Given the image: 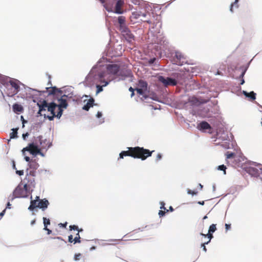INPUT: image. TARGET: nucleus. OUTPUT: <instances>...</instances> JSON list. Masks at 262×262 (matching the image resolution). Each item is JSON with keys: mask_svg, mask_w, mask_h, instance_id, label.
<instances>
[{"mask_svg": "<svg viewBox=\"0 0 262 262\" xmlns=\"http://www.w3.org/2000/svg\"><path fill=\"white\" fill-rule=\"evenodd\" d=\"M44 229L48 231V234H51V233L52 232V231L51 230L49 229L47 227H45Z\"/></svg>", "mask_w": 262, "mask_h": 262, "instance_id": "nucleus-56", "label": "nucleus"}, {"mask_svg": "<svg viewBox=\"0 0 262 262\" xmlns=\"http://www.w3.org/2000/svg\"><path fill=\"white\" fill-rule=\"evenodd\" d=\"M57 104H55L54 102L50 103L47 110L48 112H50L51 113H55V111L57 109Z\"/></svg>", "mask_w": 262, "mask_h": 262, "instance_id": "nucleus-23", "label": "nucleus"}, {"mask_svg": "<svg viewBox=\"0 0 262 262\" xmlns=\"http://www.w3.org/2000/svg\"><path fill=\"white\" fill-rule=\"evenodd\" d=\"M29 169L36 170L39 167L38 163L35 160H31L29 163Z\"/></svg>", "mask_w": 262, "mask_h": 262, "instance_id": "nucleus-24", "label": "nucleus"}, {"mask_svg": "<svg viewBox=\"0 0 262 262\" xmlns=\"http://www.w3.org/2000/svg\"><path fill=\"white\" fill-rule=\"evenodd\" d=\"M6 209H4L2 212L0 213V216H3L5 213Z\"/></svg>", "mask_w": 262, "mask_h": 262, "instance_id": "nucleus-59", "label": "nucleus"}, {"mask_svg": "<svg viewBox=\"0 0 262 262\" xmlns=\"http://www.w3.org/2000/svg\"><path fill=\"white\" fill-rule=\"evenodd\" d=\"M48 78H49V81H48V85L50 86L48 88H50V87H52L51 86H52V82H51V76L50 75H48Z\"/></svg>", "mask_w": 262, "mask_h": 262, "instance_id": "nucleus-44", "label": "nucleus"}, {"mask_svg": "<svg viewBox=\"0 0 262 262\" xmlns=\"http://www.w3.org/2000/svg\"><path fill=\"white\" fill-rule=\"evenodd\" d=\"M37 138H38V140L40 142V146H41L42 148H45V146L42 145V136H39L37 137Z\"/></svg>", "mask_w": 262, "mask_h": 262, "instance_id": "nucleus-46", "label": "nucleus"}, {"mask_svg": "<svg viewBox=\"0 0 262 262\" xmlns=\"http://www.w3.org/2000/svg\"><path fill=\"white\" fill-rule=\"evenodd\" d=\"M29 188L25 187V185L20 183L13 192V194L9 196V200L12 201L15 198H25L28 195Z\"/></svg>", "mask_w": 262, "mask_h": 262, "instance_id": "nucleus-5", "label": "nucleus"}, {"mask_svg": "<svg viewBox=\"0 0 262 262\" xmlns=\"http://www.w3.org/2000/svg\"><path fill=\"white\" fill-rule=\"evenodd\" d=\"M12 130L13 132L12 133H11L10 134V139H13V138H16L17 137V134L18 129L17 128H13Z\"/></svg>", "mask_w": 262, "mask_h": 262, "instance_id": "nucleus-30", "label": "nucleus"}, {"mask_svg": "<svg viewBox=\"0 0 262 262\" xmlns=\"http://www.w3.org/2000/svg\"><path fill=\"white\" fill-rule=\"evenodd\" d=\"M36 171L35 170L27 169L26 171V174L33 177L34 178L36 176Z\"/></svg>", "mask_w": 262, "mask_h": 262, "instance_id": "nucleus-29", "label": "nucleus"}, {"mask_svg": "<svg viewBox=\"0 0 262 262\" xmlns=\"http://www.w3.org/2000/svg\"><path fill=\"white\" fill-rule=\"evenodd\" d=\"M81 254L80 253H78V254H75V256H74L75 260H79L81 257Z\"/></svg>", "mask_w": 262, "mask_h": 262, "instance_id": "nucleus-41", "label": "nucleus"}, {"mask_svg": "<svg viewBox=\"0 0 262 262\" xmlns=\"http://www.w3.org/2000/svg\"><path fill=\"white\" fill-rule=\"evenodd\" d=\"M22 83L19 80L12 79H9L7 77H0V89L3 95L8 97H13L17 93H23L24 87ZM17 97H20L19 94Z\"/></svg>", "mask_w": 262, "mask_h": 262, "instance_id": "nucleus-1", "label": "nucleus"}, {"mask_svg": "<svg viewBox=\"0 0 262 262\" xmlns=\"http://www.w3.org/2000/svg\"><path fill=\"white\" fill-rule=\"evenodd\" d=\"M28 136H29V134L28 133H26V134H23V138L24 140H26V137H28Z\"/></svg>", "mask_w": 262, "mask_h": 262, "instance_id": "nucleus-54", "label": "nucleus"}, {"mask_svg": "<svg viewBox=\"0 0 262 262\" xmlns=\"http://www.w3.org/2000/svg\"><path fill=\"white\" fill-rule=\"evenodd\" d=\"M98 76H99V77L100 78H103V77H104L103 73H99V74H98Z\"/></svg>", "mask_w": 262, "mask_h": 262, "instance_id": "nucleus-60", "label": "nucleus"}, {"mask_svg": "<svg viewBox=\"0 0 262 262\" xmlns=\"http://www.w3.org/2000/svg\"><path fill=\"white\" fill-rule=\"evenodd\" d=\"M49 205V201L46 199H43L38 202V208L41 209L42 211H45Z\"/></svg>", "mask_w": 262, "mask_h": 262, "instance_id": "nucleus-20", "label": "nucleus"}, {"mask_svg": "<svg viewBox=\"0 0 262 262\" xmlns=\"http://www.w3.org/2000/svg\"><path fill=\"white\" fill-rule=\"evenodd\" d=\"M158 79L160 82L166 86L169 85L174 86L177 84V82L175 79L169 77L165 78L163 76H160L158 77Z\"/></svg>", "mask_w": 262, "mask_h": 262, "instance_id": "nucleus-10", "label": "nucleus"}, {"mask_svg": "<svg viewBox=\"0 0 262 262\" xmlns=\"http://www.w3.org/2000/svg\"><path fill=\"white\" fill-rule=\"evenodd\" d=\"M24 87L23 93L19 94L21 98H36L40 96L42 94L46 93V91H40L33 89L28 87H26L24 84H22Z\"/></svg>", "mask_w": 262, "mask_h": 262, "instance_id": "nucleus-4", "label": "nucleus"}, {"mask_svg": "<svg viewBox=\"0 0 262 262\" xmlns=\"http://www.w3.org/2000/svg\"><path fill=\"white\" fill-rule=\"evenodd\" d=\"M144 22H146L147 23L150 24H151V21L150 19H145L143 20Z\"/></svg>", "mask_w": 262, "mask_h": 262, "instance_id": "nucleus-57", "label": "nucleus"}, {"mask_svg": "<svg viewBox=\"0 0 262 262\" xmlns=\"http://www.w3.org/2000/svg\"><path fill=\"white\" fill-rule=\"evenodd\" d=\"M247 172L250 175L257 177L260 173L262 174V165L258 164L256 167H249L247 169Z\"/></svg>", "mask_w": 262, "mask_h": 262, "instance_id": "nucleus-9", "label": "nucleus"}, {"mask_svg": "<svg viewBox=\"0 0 262 262\" xmlns=\"http://www.w3.org/2000/svg\"><path fill=\"white\" fill-rule=\"evenodd\" d=\"M43 224L45 227H47L48 225L50 224V221L49 219H47L46 217H43Z\"/></svg>", "mask_w": 262, "mask_h": 262, "instance_id": "nucleus-33", "label": "nucleus"}, {"mask_svg": "<svg viewBox=\"0 0 262 262\" xmlns=\"http://www.w3.org/2000/svg\"><path fill=\"white\" fill-rule=\"evenodd\" d=\"M49 104L50 103L47 102L45 99H43L42 101H40L39 102H38L37 105L39 107V111L38 114H40V115H44L45 116L46 114H42L41 112L47 110V108Z\"/></svg>", "mask_w": 262, "mask_h": 262, "instance_id": "nucleus-16", "label": "nucleus"}, {"mask_svg": "<svg viewBox=\"0 0 262 262\" xmlns=\"http://www.w3.org/2000/svg\"><path fill=\"white\" fill-rule=\"evenodd\" d=\"M227 159L233 158L235 156V154L232 152L228 151L226 154Z\"/></svg>", "mask_w": 262, "mask_h": 262, "instance_id": "nucleus-32", "label": "nucleus"}, {"mask_svg": "<svg viewBox=\"0 0 262 262\" xmlns=\"http://www.w3.org/2000/svg\"><path fill=\"white\" fill-rule=\"evenodd\" d=\"M67 222H66L64 224H62V223H60L58 224V226L60 227H62V228H66L67 226Z\"/></svg>", "mask_w": 262, "mask_h": 262, "instance_id": "nucleus-50", "label": "nucleus"}, {"mask_svg": "<svg viewBox=\"0 0 262 262\" xmlns=\"http://www.w3.org/2000/svg\"><path fill=\"white\" fill-rule=\"evenodd\" d=\"M197 128L201 131L205 132L206 130H208V132L210 134L212 133V128L210 125L206 121H202L197 126Z\"/></svg>", "mask_w": 262, "mask_h": 262, "instance_id": "nucleus-13", "label": "nucleus"}, {"mask_svg": "<svg viewBox=\"0 0 262 262\" xmlns=\"http://www.w3.org/2000/svg\"><path fill=\"white\" fill-rule=\"evenodd\" d=\"M13 168L14 169H16V166H15V162L14 161L13 162Z\"/></svg>", "mask_w": 262, "mask_h": 262, "instance_id": "nucleus-64", "label": "nucleus"}, {"mask_svg": "<svg viewBox=\"0 0 262 262\" xmlns=\"http://www.w3.org/2000/svg\"><path fill=\"white\" fill-rule=\"evenodd\" d=\"M53 239L55 241L53 242V245L56 248H62L67 243V242L60 237H54Z\"/></svg>", "mask_w": 262, "mask_h": 262, "instance_id": "nucleus-17", "label": "nucleus"}, {"mask_svg": "<svg viewBox=\"0 0 262 262\" xmlns=\"http://www.w3.org/2000/svg\"><path fill=\"white\" fill-rule=\"evenodd\" d=\"M156 60V58H151L149 60V63L151 64L152 63H154L155 61Z\"/></svg>", "mask_w": 262, "mask_h": 262, "instance_id": "nucleus-53", "label": "nucleus"}, {"mask_svg": "<svg viewBox=\"0 0 262 262\" xmlns=\"http://www.w3.org/2000/svg\"><path fill=\"white\" fill-rule=\"evenodd\" d=\"M245 73H246V70H243V71H242V73H241V74L240 75V78H242L241 82L240 83L241 84H243L244 83V82H245L244 80L243 79V77H244Z\"/></svg>", "mask_w": 262, "mask_h": 262, "instance_id": "nucleus-36", "label": "nucleus"}, {"mask_svg": "<svg viewBox=\"0 0 262 262\" xmlns=\"http://www.w3.org/2000/svg\"><path fill=\"white\" fill-rule=\"evenodd\" d=\"M95 99H89L88 103L83 107V109L85 111H88L91 107L93 106Z\"/></svg>", "mask_w": 262, "mask_h": 262, "instance_id": "nucleus-28", "label": "nucleus"}, {"mask_svg": "<svg viewBox=\"0 0 262 262\" xmlns=\"http://www.w3.org/2000/svg\"><path fill=\"white\" fill-rule=\"evenodd\" d=\"M25 160H26L27 162H30V161H30V158H29V157H27V156H26V157H25Z\"/></svg>", "mask_w": 262, "mask_h": 262, "instance_id": "nucleus-58", "label": "nucleus"}, {"mask_svg": "<svg viewBox=\"0 0 262 262\" xmlns=\"http://www.w3.org/2000/svg\"><path fill=\"white\" fill-rule=\"evenodd\" d=\"M160 204H161V206H160V209H163L164 210H165L166 211V212H168V209H167L165 207V203L163 202H161L160 203Z\"/></svg>", "mask_w": 262, "mask_h": 262, "instance_id": "nucleus-40", "label": "nucleus"}, {"mask_svg": "<svg viewBox=\"0 0 262 262\" xmlns=\"http://www.w3.org/2000/svg\"><path fill=\"white\" fill-rule=\"evenodd\" d=\"M16 173L19 176H23L24 173V170H16Z\"/></svg>", "mask_w": 262, "mask_h": 262, "instance_id": "nucleus-48", "label": "nucleus"}, {"mask_svg": "<svg viewBox=\"0 0 262 262\" xmlns=\"http://www.w3.org/2000/svg\"><path fill=\"white\" fill-rule=\"evenodd\" d=\"M61 100V102L59 104L57 105V113L56 117L59 119L62 115L63 108H66L68 106V103L66 101V99H58Z\"/></svg>", "mask_w": 262, "mask_h": 262, "instance_id": "nucleus-12", "label": "nucleus"}, {"mask_svg": "<svg viewBox=\"0 0 262 262\" xmlns=\"http://www.w3.org/2000/svg\"><path fill=\"white\" fill-rule=\"evenodd\" d=\"M172 61L174 64L182 66L187 63V60L185 56L180 52L176 51L175 55L172 58Z\"/></svg>", "mask_w": 262, "mask_h": 262, "instance_id": "nucleus-7", "label": "nucleus"}, {"mask_svg": "<svg viewBox=\"0 0 262 262\" xmlns=\"http://www.w3.org/2000/svg\"><path fill=\"white\" fill-rule=\"evenodd\" d=\"M13 111L17 114L23 112V107L21 105L15 104L13 105Z\"/></svg>", "mask_w": 262, "mask_h": 262, "instance_id": "nucleus-26", "label": "nucleus"}, {"mask_svg": "<svg viewBox=\"0 0 262 262\" xmlns=\"http://www.w3.org/2000/svg\"><path fill=\"white\" fill-rule=\"evenodd\" d=\"M34 200H37V202L41 200L39 198V196H36L35 199Z\"/></svg>", "mask_w": 262, "mask_h": 262, "instance_id": "nucleus-63", "label": "nucleus"}, {"mask_svg": "<svg viewBox=\"0 0 262 262\" xmlns=\"http://www.w3.org/2000/svg\"><path fill=\"white\" fill-rule=\"evenodd\" d=\"M120 67L117 64H109L107 66V70L109 73L116 75L119 71Z\"/></svg>", "mask_w": 262, "mask_h": 262, "instance_id": "nucleus-18", "label": "nucleus"}, {"mask_svg": "<svg viewBox=\"0 0 262 262\" xmlns=\"http://www.w3.org/2000/svg\"><path fill=\"white\" fill-rule=\"evenodd\" d=\"M166 212V211L165 210H160L159 212V213H158L160 217L163 216L165 215Z\"/></svg>", "mask_w": 262, "mask_h": 262, "instance_id": "nucleus-42", "label": "nucleus"}, {"mask_svg": "<svg viewBox=\"0 0 262 262\" xmlns=\"http://www.w3.org/2000/svg\"><path fill=\"white\" fill-rule=\"evenodd\" d=\"M11 206V204L10 203V202H8L7 204V207L6 208H10V206Z\"/></svg>", "mask_w": 262, "mask_h": 262, "instance_id": "nucleus-62", "label": "nucleus"}, {"mask_svg": "<svg viewBox=\"0 0 262 262\" xmlns=\"http://www.w3.org/2000/svg\"><path fill=\"white\" fill-rule=\"evenodd\" d=\"M171 99H161V100L159 101L160 102L163 103H167L168 104V102H169V100H171Z\"/></svg>", "mask_w": 262, "mask_h": 262, "instance_id": "nucleus-47", "label": "nucleus"}, {"mask_svg": "<svg viewBox=\"0 0 262 262\" xmlns=\"http://www.w3.org/2000/svg\"><path fill=\"white\" fill-rule=\"evenodd\" d=\"M162 156L161 154H158L156 158V161L157 162L160 161L162 159Z\"/></svg>", "mask_w": 262, "mask_h": 262, "instance_id": "nucleus-43", "label": "nucleus"}, {"mask_svg": "<svg viewBox=\"0 0 262 262\" xmlns=\"http://www.w3.org/2000/svg\"><path fill=\"white\" fill-rule=\"evenodd\" d=\"M125 39L129 42L134 40V36L127 27H122L119 30Z\"/></svg>", "mask_w": 262, "mask_h": 262, "instance_id": "nucleus-8", "label": "nucleus"}, {"mask_svg": "<svg viewBox=\"0 0 262 262\" xmlns=\"http://www.w3.org/2000/svg\"><path fill=\"white\" fill-rule=\"evenodd\" d=\"M135 90H136L137 93L140 95H143L146 92V91L142 89L139 88V87L136 88Z\"/></svg>", "mask_w": 262, "mask_h": 262, "instance_id": "nucleus-35", "label": "nucleus"}, {"mask_svg": "<svg viewBox=\"0 0 262 262\" xmlns=\"http://www.w3.org/2000/svg\"><path fill=\"white\" fill-rule=\"evenodd\" d=\"M150 14L149 13H142V12H140V13L138 14V17H140V16H142V17H145L147 14Z\"/></svg>", "mask_w": 262, "mask_h": 262, "instance_id": "nucleus-45", "label": "nucleus"}, {"mask_svg": "<svg viewBox=\"0 0 262 262\" xmlns=\"http://www.w3.org/2000/svg\"><path fill=\"white\" fill-rule=\"evenodd\" d=\"M217 169L224 171V173L226 174V167L224 165H220L217 167Z\"/></svg>", "mask_w": 262, "mask_h": 262, "instance_id": "nucleus-34", "label": "nucleus"}, {"mask_svg": "<svg viewBox=\"0 0 262 262\" xmlns=\"http://www.w3.org/2000/svg\"><path fill=\"white\" fill-rule=\"evenodd\" d=\"M68 241L70 243H72L73 242H74V238H73V235H70L68 237Z\"/></svg>", "mask_w": 262, "mask_h": 262, "instance_id": "nucleus-51", "label": "nucleus"}, {"mask_svg": "<svg viewBox=\"0 0 262 262\" xmlns=\"http://www.w3.org/2000/svg\"><path fill=\"white\" fill-rule=\"evenodd\" d=\"M225 228H226V231H228L229 230L231 229V225L225 224Z\"/></svg>", "mask_w": 262, "mask_h": 262, "instance_id": "nucleus-49", "label": "nucleus"}, {"mask_svg": "<svg viewBox=\"0 0 262 262\" xmlns=\"http://www.w3.org/2000/svg\"><path fill=\"white\" fill-rule=\"evenodd\" d=\"M256 97V93L252 91L249 93L248 98H255Z\"/></svg>", "mask_w": 262, "mask_h": 262, "instance_id": "nucleus-38", "label": "nucleus"}, {"mask_svg": "<svg viewBox=\"0 0 262 262\" xmlns=\"http://www.w3.org/2000/svg\"><path fill=\"white\" fill-rule=\"evenodd\" d=\"M69 228L70 230H77L78 231L76 234V236L74 238V244L75 243H80L81 242L80 237L79 235V232L82 231V229L79 230L78 227L76 225H70L69 226Z\"/></svg>", "mask_w": 262, "mask_h": 262, "instance_id": "nucleus-19", "label": "nucleus"}, {"mask_svg": "<svg viewBox=\"0 0 262 262\" xmlns=\"http://www.w3.org/2000/svg\"><path fill=\"white\" fill-rule=\"evenodd\" d=\"M23 151H28L32 155H36L40 152V149L33 143L29 144L28 146L24 148Z\"/></svg>", "mask_w": 262, "mask_h": 262, "instance_id": "nucleus-15", "label": "nucleus"}, {"mask_svg": "<svg viewBox=\"0 0 262 262\" xmlns=\"http://www.w3.org/2000/svg\"><path fill=\"white\" fill-rule=\"evenodd\" d=\"M118 23L120 24L119 30L122 29V27H126L125 25V17L123 16H120L118 18Z\"/></svg>", "mask_w": 262, "mask_h": 262, "instance_id": "nucleus-25", "label": "nucleus"}, {"mask_svg": "<svg viewBox=\"0 0 262 262\" xmlns=\"http://www.w3.org/2000/svg\"><path fill=\"white\" fill-rule=\"evenodd\" d=\"M51 114H52V116H48L47 118L50 121H52L54 120L55 117H56L57 114H56V113H53Z\"/></svg>", "mask_w": 262, "mask_h": 262, "instance_id": "nucleus-37", "label": "nucleus"}, {"mask_svg": "<svg viewBox=\"0 0 262 262\" xmlns=\"http://www.w3.org/2000/svg\"><path fill=\"white\" fill-rule=\"evenodd\" d=\"M127 150L122 151L119 154V159H123L124 157L129 156L135 159H140L145 160L150 157L154 150L150 151L143 147L136 146L135 147H127Z\"/></svg>", "mask_w": 262, "mask_h": 262, "instance_id": "nucleus-2", "label": "nucleus"}, {"mask_svg": "<svg viewBox=\"0 0 262 262\" xmlns=\"http://www.w3.org/2000/svg\"><path fill=\"white\" fill-rule=\"evenodd\" d=\"M216 230V225L213 224L211 225L209 227L208 233L211 234V233L215 232V231Z\"/></svg>", "mask_w": 262, "mask_h": 262, "instance_id": "nucleus-31", "label": "nucleus"}, {"mask_svg": "<svg viewBox=\"0 0 262 262\" xmlns=\"http://www.w3.org/2000/svg\"><path fill=\"white\" fill-rule=\"evenodd\" d=\"M138 87L146 92L147 89V83L146 81L141 79L138 81Z\"/></svg>", "mask_w": 262, "mask_h": 262, "instance_id": "nucleus-22", "label": "nucleus"}, {"mask_svg": "<svg viewBox=\"0 0 262 262\" xmlns=\"http://www.w3.org/2000/svg\"><path fill=\"white\" fill-rule=\"evenodd\" d=\"M102 115L101 112H97V115H96V116H97V118H100L101 117H102Z\"/></svg>", "mask_w": 262, "mask_h": 262, "instance_id": "nucleus-55", "label": "nucleus"}, {"mask_svg": "<svg viewBox=\"0 0 262 262\" xmlns=\"http://www.w3.org/2000/svg\"><path fill=\"white\" fill-rule=\"evenodd\" d=\"M243 93L246 97H248L249 93H247L246 91H243Z\"/></svg>", "mask_w": 262, "mask_h": 262, "instance_id": "nucleus-61", "label": "nucleus"}, {"mask_svg": "<svg viewBox=\"0 0 262 262\" xmlns=\"http://www.w3.org/2000/svg\"><path fill=\"white\" fill-rule=\"evenodd\" d=\"M201 235H202V236H204L205 237L208 236V237L209 238V241L208 242H205V243L201 244V247L203 248V250L205 252H206L207 251V249H206V247L205 246V245L208 244L210 242L211 238H213V235H212V234H210V233H208L207 234H203V233H201Z\"/></svg>", "mask_w": 262, "mask_h": 262, "instance_id": "nucleus-21", "label": "nucleus"}, {"mask_svg": "<svg viewBox=\"0 0 262 262\" xmlns=\"http://www.w3.org/2000/svg\"><path fill=\"white\" fill-rule=\"evenodd\" d=\"M49 95H51L55 98H74L76 96L74 93V88L70 86H65L61 88L56 86L46 88Z\"/></svg>", "mask_w": 262, "mask_h": 262, "instance_id": "nucleus-3", "label": "nucleus"}, {"mask_svg": "<svg viewBox=\"0 0 262 262\" xmlns=\"http://www.w3.org/2000/svg\"><path fill=\"white\" fill-rule=\"evenodd\" d=\"M140 229L134 230L129 233L126 234L123 236L124 239H111L109 240V242H111L110 245H115L120 244L121 241H130V240H136L138 239L137 238L134 237V235L139 232Z\"/></svg>", "mask_w": 262, "mask_h": 262, "instance_id": "nucleus-6", "label": "nucleus"}, {"mask_svg": "<svg viewBox=\"0 0 262 262\" xmlns=\"http://www.w3.org/2000/svg\"><path fill=\"white\" fill-rule=\"evenodd\" d=\"M187 193L189 194L195 195L198 193V191L195 190H191L189 189H187Z\"/></svg>", "mask_w": 262, "mask_h": 262, "instance_id": "nucleus-39", "label": "nucleus"}, {"mask_svg": "<svg viewBox=\"0 0 262 262\" xmlns=\"http://www.w3.org/2000/svg\"><path fill=\"white\" fill-rule=\"evenodd\" d=\"M129 90L130 92H132L131 97H132L134 95V89L133 88L130 87V88L129 89Z\"/></svg>", "mask_w": 262, "mask_h": 262, "instance_id": "nucleus-52", "label": "nucleus"}, {"mask_svg": "<svg viewBox=\"0 0 262 262\" xmlns=\"http://www.w3.org/2000/svg\"><path fill=\"white\" fill-rule=\"evenodd\" d=\"M23 183L25 185V187H27L29 189L34 187L35 186V178L26 174Z\"/></svg>", "mask_w": 262, "mask_h": 262, "instance_id": "nucleus-11", "label": "nucleus"}, {"mask_svg": "<svg viewBox=\"0 0 262 262\" xmlns=\"http://www.w3.org/2000/svg\"><path fill=\"white\" fill-rule=\"evenodd\" d=\"M124 5V0H117V2L115 7V10L114 11L112 10V12H113L116 14H122L123 13V10H122V8Z\"/></svg>", "mask_w": 262, "mask_h": 262, "instance_id": "nucleus-14", "label": "nucleus"}, {"mask_svg": "<svg viewBox=\"0 0 262 262\" xmlns=\"http://www.w3.org/2000/svg\"><path fill=\"white\" fill-rule=\"evenodd\" d=\"M37 200H31L30 202V205L28 208V209L33 211L36 208H38L37 206Z\"/></svg>", "mask_w": 262, "mask_h": 262, "instance_id": "nucleus-27", "label": "nucleus"}]
</instances>
